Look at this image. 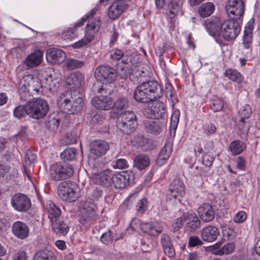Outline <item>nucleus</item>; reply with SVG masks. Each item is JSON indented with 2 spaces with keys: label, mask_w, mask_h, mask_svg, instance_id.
Wrapping results in <instances>:
<instances>
[{
  "label": "nucleus",
  "mask_w": 260,
  "mask_h": 260,
  "mask_svg": "<svg viewBox=\"0 0 260 260\" xmlns=\"http://www.w3.org/2000/svg\"><path fill=\"white\" fill-rule=\"evenodd\" d=\"M67 87L68 89L63 92L57 100L58 106L65 112L72 114L78 113L83 104L81 94L82 87L84 85V76L80 72L70 74L66 79Z\"/></svg>",
  "instance_id": "nucleus-1"
},
{
  "label": "nucleus",
  "mask_w": 260,
  "mask_h": 260,
  "mask_svg": "<svg viewBox=\"0 0 260 260\" xmlns=\"http://www.w3.org/2000/svg\"><path fill=\"white\" fill-rule=\"evenodd\" d=\"M162 95V90L155 80L143 82L138 86L134 93V99L139 103H149L159 99Z\"/></svg>",
  "instance_id": "nucleus-2"
},
{
  "label": "nucleus",
  "mask_w": 260,
  "mask_h": 260,
  "mask_svg": "<svg viewBox=\"0 0 260 260\" xmlns=\"http://www.w3.org/2000/svg\"><path fill=\"white\" fill-rule=\"evenodd\" d=\"M116 125L123 134L126 135L132 134L137 126L136 114L132 111H126L121 113L117 118Z\"/></svg>",
  "instance_id": "nucleus-3"
},
{
  "label": "nucleus",
  "mask_w": 260,
  "mask_h": 260,
  "mask_svg": "<svg viewBox=\"0 0 260 260\" xmlns=\"http://www.w3.org/2000/svg\"><path fill=\"white\" fill-rule=\"evenodd\" d=\"M28 116L39 119L45 116L49 111V106L46 101L41 98H32L27 103Z\"/></svg>",
  "instance_id": "nucleus-4"
},
{
  "label": "nucleus",
  "mask_w": 260,
  "mask_h": 260,
  "mask_svg": "<svg viewBox=\"0 0 260 260\" xmlns=\"http://www.w3.org/2000/svg\"><path fill=\"white\" fill-rule=\"evenodd\" d=\"M79 208L81 215L79 221L83 225L90 224L98 219L96 203L90 204L86 201H82Z\"/></svg>",
  "instance_id": "nucleus-5"
},
{
  "label": "nucleus",
  "mask_w": 260,
  "mask_h": 260,
  "mask_svg": "<svg viewBox=\"0 0 260 260\" xmlns=\"http://www.w3.org/2000/svg\"><path fill=\"white\" fill-rule=\"evenodd\" d=\"M74 174L72 165L56 162L52 165L49 169V174L54 181H61L70 178Z\"/></svg>",
  "instance_id": "nucleus-6"
},
{
  "label": "nucleus",
  "mask_w": 260,
  "mask_h": 260,
  "mask_svg": "<svg viewBox=\"0 0 260 260\" xmlns=\"http://www.w3.org/2000/svg\"><path fill=\"white\" fill-rule=\"evenodd\" d=\"M76 185L64 181L60 183L58 187V194L62 200L73 202L78 198L79 194L76 191Z\"/></svg>",
  "instance_id": "nucleus-7"
},
{
  "label": "nucleus",
  "mask_w": 260,
  "mask_h": 260,
  "mask_svg": "<svg viewBox=\"0 0 260 260\" xmlns=\"http://www.w3.org/2000/svg\"><path fill=\"white\" fill-rule=\"evenodd\" d=\"M240 31L241 27L237 20L230 18L223 21L221 33L225 40H234Z\"/></svg>",
  "instance_id": "nucleus-8"
},
{
  "label": "nucleus",
  "mask_w": 260,
  "mask_h": 260,
  "mask_svg": "<svg viewBox=\"0 0 260 260\" xmlns=\"http://www.w3.org/2000/svg\"><path fill=\"white\" fill-rule=\"evenodd\" d=\"M97 11L98 9L96 8H93L78 22H76L72 27H69L67 30H64L61 35V38L64 40H72L77 38L78 37V28L82 26L90 16L95 14Z\"/></svg>",
  "instance_id": "nucleus-9"
},
{
  "label": "nucleus",
  "mask_w": 260,
  "mask_h": 260,
  "mask_svg": "<svg viewBox=\"0 0 260 260\" xmlns=\"http://www.w3.org/2000/svg\"><path fill=\"white\" fill-rule=\"evenodd\" d=\"M166 113V107L161 102L149 104L143 112L144 115L149 119L164 118Z\"/></svg>",
  "instance_id": "nucleus-10"
},
{
  "label": "nucleus",
  "mask_w": 260,
  "mask_h": 260,
  "mask_svg": "<svg viewBox=\"0 0 260 260\" xmlns=\"http://www.w3.org/2000/svg\"><path fill=\"white\" fill-rule=\"evenodd\" d=\"M37 88L30 85L28 82H26L25 80H21L19 85V93L21 101L26 102V104L29 101H32L33 94L31 91L36 92V94H39L42 91H41L40 87Z\"/></svg>",
  "instance_id": "nucleus-11"
},
{
  "label": "nucleus",
  "mask_w": 260,
  "mask_h": 260,
  "mask_svg": "<svg viewBox=\"0 0 260 260\" xmlns=\"http://www.w3.org/2000/svg\"><path fill=\"white\" fill-rule=\"evenodd\" d=\"M11 204L15 210L22 212L27 211L31 206L29 198L21 193H16L12 197Z\"/></svg>",
  "instance_id": "nucleus-12"
},
{
  "label": "nucleus",
  "mask_w": 260,
  "mask_h": 260,
  "mask_svg": "<svg viewBox=\"0 0 260 260\" xmlns=\"http://www.w3.org/2000/svg\"><path fill=\"white\" fill-rule=\"evenodd\" d=\"M225 10L230 19L237 20L244 12V5L242 0H233L228 2Z\"/></svg>",
  "instance_id": "nucleus-13"
},
{
  "label": "nucleus",
  "mask_w": 260,
  "mask_h": 260,
  "mask_svg": "<svg viewBox=\"0 0 260 260\" xmlns=\"http://www.w3.org/2000/svg\"><path fill=\"white\" fill-rule=\"evenodd\" d=\"M223 22L219 17H213L207 19L204 26L208 34L213 37H218L222 31Z\"/></svg>",
  "instance_id": "nucleus-14"
},
{
  "label": "nucleus",
  "mask_w": 260,
  "mask_h": 260,
  "mask_svg": "<svg viewBox=\"0 0 260 260\" xmlns=\"http://www.w3.org/2000/svg\"><path fill=\"white\" fill-rule=\"evenodd\" d=\"M109 144L102 140H94L89 145L90 155L93 157H99L105 155L109 149Z\"/></svg>",
  "instance_id": "nucleus-15"
},
{
  "label": "nucleus",
  "mask_w": 260,
  "mask_h": 260,
  "mask_svg": "<svg viewBox=\"0 0 260 260\" xmlns=\"http://www.w3.org/2000/svg\"><path fill=\"white\" fill-rule=\"evenodd\" d=\"M134 176L127 171H122L117 174H113L112 184L115 188H124L131 180H133Z\"/></svg>",
  "instance_id": "nucleus-16"
},
{
  "label": "nucleus",
  "mask_w": 260,
  "mask_h": 260,
  "mask_svg": "<svg viewBox=\"0 0 260 260\" xmlns=\"http://www.w3.org/2000/svg\"><path fill=\"white\" fill-rule=\"evenodd\" d=\"M95 75L99 78L112 82L115 80L117 77L116 70L110 66H98L95 71Z\"/></svg>",
  "instance_id": "nucleus-17"
},
{
  "label": "nucleus",
  "mask_w": 260,
  "mask_h": 260,
  "mask_svg": "<svg viewBox=\"0 0 260 260\" xmlns=\"http://www.w3.org/2000/svg\"><path fill=\"white\" fill-rule=\"evenodd\" d=\"M114 172L109 169H106L100 172H94L93 182L97 184L106 187L112 185Z\"/></svg>",
  "instance_id": "nucleus-18"
},
{
  "label": "nucleus",
  "mask_w": 260,
  "mask_h": 260,
  "mask_svg": "<svg viewBox=\"0 0 260 260\" xmlns=\"http://www.w3.org/2000/svg\"><path fill=\"white\" fill-rule=\"evenodd\" d=\"M198 213L200 219L204 222H209L215 218V210L209 203L202 204L198 209Z\"/></svg>",
  "instance_id": "nucleus-19"
},
{
  "label": "nucleus",
  "mask_w": 260,
  "mask_h": 260,
  "mask_svg": "<svg viewBox=\"0 0 260 260\" xmlns=\"http://www.w3.org/2000/svg\"><path fill=\"white\" fill-rule=\"evenodd\" d=\"M127 5L123 0H116L109 7L108 16L110 19L115 20L127 9Z\"/></svg>",
  "instance_id": "nucleus-20"
},
{
  "label": "nucleus",
  "mask_w": 260,
  "mask_h": 260,
  "mask_svg": "<svg viewBox=\"0 0 260 260\" xmlns=\"http://www.w3.org/2000/svg\"><path fill=\"white\" fill-rule=\"evenodd\" d=\"M101 24L102 23L99 17L89 21L87 24L84 37L89 41V43L94 39L95 36L99 31Z\"/></svg>",
  "instance_id": "nucleus-21"
},
{
  "label": "nucleus",
  "mask_w": 260,
  "mask_h": 260,
  "mask_svg": "<svg viewBox=\"0 0 260 260\" xmlns=\"http://www.w3.org/2000/svg\"><path fill=\"white\" fill-rule=\"evenodd\" d=\"M12 233L17 238L24 240L29 236V228L26 223L16 221L12 225Z\"/></svg>",
  "instance_id": "nucleus-22"
},
{
  "label": "nucleus",
  "mask_w": 260,
  "mask_h": 260,
  "mask_svg": "<svg viewBox=\"0 0 260 260\" xmlns=\"http://www.w3.org/2000/svg\"><path fill=\"white\" fill-rule=\"evenodd\" d=\"M66 57V53L60 49L53 48L47 51L46 59L51 63L60 64L63 62Z\"/></svg>",
  "instance_id": "nucleus-23"
},
{
  "label": "nucleus",
  "mask_w": 260,
  "mask_h": 260,
  "mask_svg": "<svg viewBox=\"0 0 260 260\" xmlns=\"http://www.w3.org/2000/svg\"><path fill=\"white\" fill-rule=\"evenodd\" d=\"M91 104L96 109L109 110L112 108V99L103 95L96 96L92 99Z\"/></svg>",
  "instance_id": "nucleus-24"
},
{
  "label": "nucleus",
  "mask_w": 260,
  "mask_h": 260,
  "mask_svg": "<svg viewBox=\"0 0 260 260\" xmlns=\"http://www.w3.org/2000/svg\"><path fill=\"white\" fill-rule=\"evenodd\" d=\"M219 235V231L217 227L209 225L204 228L201 232L202 240L207 242L215 241Z\"/></svg>",
  "instance_id": "nucleus-25"
},
{
  "label": "nucleus",
  "mask_w": 260,
  "mask_h": 260,
  "mask_svg": "<svg viewBox=\"0 0 260 260\" xmlns=\"http://www.w3.org/2000/svg\"><path fill=\"white\" fill-rule=\"evenodd\" d=\"M184 0H170L168 4L167 14L168 17L171 20L177 15L183 14L182 5Z\"/></svg>",
  "instance_id": "nucleus-26"
},
{
  "label": "nucleus",
  "mask_w": 260,
  "mask_h": 260,
  "mask_svg": "<svg viewBox=\"0 0 260 260\" xmlns=\"http://www.w3.org/2000/svg\"><path fill=\"white\" fill-rule=\"evenodd\" d=\"M170 196L175 199L182 197L185 194V185L179 179H174L171 183L170 187Z\"/></svg>",
  "instance_id": "nucleus-27"
},
{
  "label": "nucleus",
  "mask_w": 260,
  "mask_h": 260,
  "mask_svg": "<svg viewBox=\"0 0 260 260\" xmlns=\"http://www.w3.org/2000/svg\"><path fill=\"white\" fill-rule=\"evenodd\" d=\"M172 146L173 144L171 142L166 143L156 160V164L157 166L160 167L167 162L172 151Z\"/></svg>",
  "instance_id": "nucleus-28"
},
{
  "label": "nucleus",
  "mask_w": 260,
  "mask_h": 260,
  "mask_svg": "<svg viewBox=\"0 0 260 260\" xmlns=\"http://www.w3.org/2000/svg\"><path fill=\"white\" fill-rule=\"evenodd\" d=\"M254 19H251L245 25L243 36V44L244 48L248 49L252 43Z\"/></svg>",
  "instance_id": "nucleus-29"
},
{
  "label": "nucleus",
  "mask_w": 260,
  "mask_h": 260,
  "mask_svg": "<svg viewBox=\"0 0 260 260\" xmlns=\"http://www.w3.org/2000/svg\"><path fill=\"white\" fill-rule=\"evenodd\" d=\"M134 67V77L133 81L138 82L139 78L151 77L152 71L149 66H133Z\"/></svg>",
  "instance_id": "nucleus-30"
},
{
  "label": "nucleus",
  "mask_w": 260,
  "mask_h": 260,
  "mask_svg": "<svg viewBox=\"0 0 260 260\" xmlns=\"http://www.w3.org/2000/svg\"><path fill=\"white\" fill-rule=\"evenodd\" d=\"M47 209L48 218L51 223L60 219L61 211L54 203L49 201L47 205Z\"/></svg>",
  "instance_id": "nucleus-31"
},
{
  "label": "nucleus",
  "mask_w": 260,
  "mask_h": 260,
  "mask_svg": "<svg viewBox=\"0 0 260 260\" xmlns=\"http://www.w3.org/2000/svg\"><path fill=\"white\" fill-rule=\"evenodd\" d=\"M187 230L191 233L194 232L201 226V219L196 213L186 215Z\"/></svg>",
  "instance_id": "nucleus-32"
},
{
  "label": "nucleus",
  "mask_w": 260,
  "mask_h": 260,
  "mask_svg": "<svg viewBox=\"0 0 260 260\" xmlns=\"http://www.w3.org/2000/svg\"><path fill=\"white\" fill-rule=\"evenodd\" d=\"M43 51L37 49L28 55L24 60L25 65H40L43 60Z\"/></svg>",
  "instance_id": "nucleus-33"
},
{
  "label": "nucleus",
  "mask_w": 260,
  "mask_h": 260,
  "mask_svg": "<svg viewBox=\"0 0 260 260\" xmlns=\"http://www.w3.org/2000/svg\"><path fill=\"white\" fill-rule=\"evenodd\" d=\"M51 223L52 232L58 236H64L69 232V225L63 220L59 219Z\"/></svg>",
  "instance_id": "nucleus-34"
},
{
  "label": "nucleus",
  "mask_w": 260,
  "mask_h": 260,
  "mask_svg": "<svg viewBox=\"0 0 260 260\" xmlns=\"http://www.w3.org/2000/svg\"><path fill=\"white\" fill-rule=\"evenodd\" d=\"M110 57L112 60H118L121 58L123 64H128L132 60V56L131 55H124L122 50L119 49H114L111 50L110 53Z\"/></svg>",
  "instance_id": "nucleus-35"
},
{
  "label": "nucleus",
  "mask_w": 260,
  "mask_h": 260,
  "mask_svg": "<svg viewBox=\"0 0 260 260\" xmlns=\"http://www.w3.org/2000/svg\"><path fill=\"white\" fill-rule=\"evenodd\" d=\"M144 123L146 131L149 133L157 135L159 134L161 131L159 121L149 119L145 121Z\"/></svg>",
  "instance_id": "nucleus-36"
},
{
  "label": "nucleus",
  "mask_w": 260,
  "mask_h": 260,
  "mask_svg": "<svg viewBox=\"0 0 260 260\" xmlns=\"http://www.w3.org/2000/svg\"><path fill=\"white\" fill-rule=\"evenodd\" d=\"M102 193V190L98 187L88 189L85 200L82 201H86L90 204L95 203V202L101 197Z\"/></svg>",
  "instance_id": "nucleus-37"
},
{
  "label": "nucleus",
  "mask_w": 260,
  "mask_h": 260,
  "mask_svg": "<svg viewBox=\"0 0 260 260\" xmlns=\"http://www.w3.org/2000/svg\"><path fill=\"white\" fill-rule=\"evenodd\" d=\"M134 67L133 66H117L116 73L122 79H129L133 81V77H134Z\"/></svg>",
  "instance_id": "nucleus-38"
},
{
  "label": "nucleus",
  "mask_w": 260,
  "mask_h": 260,
  "mask_svg": "<svg viewBox=\"0 0 260 260\" xmlns=\"http://www.w3.org/2000/svg\"><path fill=\"white\" fill-rule=\"evenodd\" d=\"M149 158L144 155H138L134 160V166L140 170L145 169L149 164Z\"/></svg>",
  "instance_id": "nucleus-39"
},
{
  "label": "nucleus",
  "mask_w": 260,
  "mask_h": 260,
  "mask_svg": "<svg viewBox=\"0 0 260 260\" xmlns=\"http://www.w3.org/2000/svg\"><path fill=\"white\" fill-rule=\"evenodd\" d=\"M34 260H56L54 253L51 250L44 249L36 252Z\"/></svg>",
  "instance_id": "nucleus-40"
},
{
  "label": "nucleus",
  "mask_w": 260,
  "mask_h": 260,
  "mask_svg": "<svg viewBox=\"0 0 260 260\" xmlns=\"http://www.w3.org/2000/svg\"><path fill=\"white\" fill-rule=\"evenodd\" d=\"M214 5L212 3H206L202 4L198 9V13L202 17H207L213 12Z\"/></svg>",
  "instance_id": "nucleus-41"
},
{
  "label": "nucleus",
  "mask_w": 260,
  "mask_h": 260,
  "mask_svg": "<svg viewBox=\"0 0 260 260\" xmlns=\"http://www.w3.org/2000/svg\"><path fill=\"white\" fill-rule=\"evenodd\" d=\"M224 75L229 79L233 81L236 82L238 83L242 82L243 80V77L240 73L233 69H228L226 70L224 73Z\"/></svg>",
  "instance_id": "nucleus-42"
},
{
  "label": "nucleus",
  "mask_w": 260,
  "mask_h": 260,
  "mask_svg": "<svg viewBox=\"0 0 260 260\" xmlns=\"http://www.w3.org/2000/svg\"><path fill=\"white\" fill-rule=\"evenodd\" d=\"M246 148L245 144L241 141L235 140L231 142L230 149L233 155H237L242 152Z\"/></svg>",
  "instance_id": "nucleus-43"
},
{
  "label": "nucleus",
  "mask_w": 260,
  "mask_h": 260,
  "mask_svg": "<svg viewBox=\"0 0 260 260\" xmlns=\"http://www.w3.org/2000/svg\"><path fill=\"white\" fill-rule=\"evenodd\" d=\"M77 154V149L74 148H69L65 149L60 154V157L64 161H70L74 159Z\"/></svg>",
  "instance_id": "nucleus-44"
},
{
  "label": "nucleus",
  "mask_w": 260,
  "mask_h": 260,
  "mask_svg": "<svg viewBox=\"0 0 260 260\" xmlns=\"http://www.w3.org/2000/svg\"><path fill=\"white\" fill-rule=\"evenodd\" d=\"M235 249V244L234 242H228L225 243L221 248L220 250H218V255L222 256L223 255H229L232 253Z\"/></svg>",
  "instance_id": "nucleus-45"
},
{
  "label": "nucleus",
  "mask_w": 260,
  "mask_h": 260,
  "mask_svg": "<svg viewBox=\"0 0 260 260\" xmlns=\"http://www.w3.org/2000/svg\"><path fill=\"white\" fill-rule=\"evenodd\" d=\"M13 113L14 116L18 119L24 117L26 115H28L27 104L24 106L19 105L16 107L14 110Z\"/></svg>",
  "instance_id": "nucleus-46"
},
{
  "label": "nucleus",
  "mask_w": 260,
  "mask_h": 260,
  "mask_svg": "<svg viewBox=\"0 0 260 260\" xmlns=\"http://www.w3.org/2000/svg\"><path fill=\"white\" fill-rule=\"evenodd\" d=\"M128 106V100L125 97L119 98L115 102L112 100V108L121 110L127 108Z\"/></svg>",
  "instance_id": "nucleus-47"
},
{
  "label": "nucleus",
  "mask_w": 260,
  "mask_h": 260,
  "mask_svg": "<svg viewBox=\"0 0 260 260\" xmlns=\"http://www.w3.org/2000/svg\"><path fill=\"white\" fill-rule=\"evenodd\" d=\"M223 106V101L219 98L214 99L211 101L210 108L214 112L221 111Z\"/></svg>",
  "instance_id": "nucleus-48"
},
{
  "label": "nucleus",
  "mask_w": 260,
  "mask_h": 260,
  "mask_svg": "<svg viewBox=\"0 0 260 260\" xmlns=\"http://www.w3.org/2000/svg\"><path fill=\"white\" fill-rule=\"evenodd\" d=\"M180 111L175 110L174 111L170 119V127L174 130H176L179 121Z\"/></svg>",
  "instance_id": "nucleus-49"
},
{
  "label": "nucleus",
  "mask_w": 260,
  "mask_h": 260,
  "mask_svg": "<svg viewBox=\"0 0 260 260\" xmlns=\"http://www.w3.org/2000/svg\"><path fill=\"white\" fill-rule=\"evenodd\" d=\"M88 118L89 119L90 122L92 124L100 123L102 121V118L98 114L95 110H91L90 112L87 113Z\"/></svg>",
  "instance_id": "nucleus-50"
},
{
  "label": "nucleus",
  "mask_w": 260,
  "mask_h": 260,
  "mask_svg": "<svg viewBox=\"0 0 260 260\" xmlns=\"http://www.w3.org/2000/svg\"><path fill=\"white\" fill-rule=\"evenodd\" d=\"M237 127L241 133L247 134L248 132L250 124L248 120L240 119L237 123Z\"/></svg>",
  "instance_id": "nucleus-51"
},
{
  "label": "nucleus",
  "mask_w": 260,
  "mask_h": 260,
  "mask_svg": "<svg viewBox=\"0 0 260 260\" xmlns=\"http://www.w3.org/2000/svg\"><path fill=\"white\" fill-rule=\"evenodd\" d=\"M202 239H201L199 237L196 236H191L188 238V247H194L202 245L204 243Z\"/></svg>",
  "instance_id": "nucleus-52"
},
{
  "label": "nucleus",
  "mask_w": 260,
  "mask_h": 260,
  "mask_svg": "<svg viewBox=\"0 0 260 260\" xmlns=\"http://www.w3.org/2000/svg\"><path fill=\"white\" fill-rule=\"evenodd\" d=\"M186 220V215L184 214L182 216L176 219V221L172 224L173 231L175 232L181 228L184 222Z\"/></svg>",
  "instance_id": "nucleus-53"
},
{
  "label": "nucleus",
  "mask_w": 260,
  "mask_h": 260,
  "mask_svg": "<svg viewBox=\"0 0 260 260\" xmlns=\"http://www.w3.org/2000/svg\"><path fill=\"white\" fill-rule=\"evenodd\" d=\"M239 114L240 119L248 120V118L251 114L250 107L248 105H246V106L240 109L239 112Z\"/></svg>",
  "instance_id": "nucleus-54"
},
{
  "label": "nucleus",
  "mask_w": 260,
  "mask_h": 260,
  "mask_svg": "<svg viewBox=\"0 0 260 260\" xmlns=\"http://www.w3.org/2000/svg\"><path fill=\"white\" fill-rule=\"evenodd\" d=\"M215 159V157L205 152L202 156V163L204 165L207 167H210Z\"/></svg>",
  "instance_id": "nucleus-55"
},
{
  "label": "nucleus",
  "mask_w": 260,
  "mask_h": 260,
  "mask_svg": "<svg viewBox=\"0 0 260 260\" xmlns=\"http://www.w3.org/2000/svg\"><path fill=\"white\" fill-rule=\"evenodd\" d=\"M167 49V45L166 44H163L162 45L158 46L155 48V54L159 56V65H166V63L161 60V58L160 57L163 54V53L166 51Z\"/></svg>",
  "instance_id": "nucleus-56"
},
{
  "label": "nucleus",
  "mask_w": 260,
  "mask_h": 260,
  "mask_svg": "<svg viewBox=\"0 0 260 260\" xmlns=\"http://www.w3.org/2000/svg\"><path fill=\"white\" fill-rule=\"evenodd\" d=\"M152 236H157L160 234L164 230L162 224L157 221H154L152 222Z\"/></svg>",
  "instance_id": "nucleus-57"
},
{
  "label": "nucleus",
  "mask_w": 260,
  "mask_h": 260,
  "mask_svg": "<svg viewBox=\"0 0 260 260\" xmlns=\"http://www.w3.org/2000/svg\"><path fill=\"white\" fill-rule=\"evenodd\" d=\"M204 133L207 135L214 134L216 132V127L215 125L211 123H207L205 124L203 126Z\"/></svg>",
  "instance_id": "nucleus-58"
},
{
  "label": "nucleus",
  "mask_w": 260,
  "mask_h": 260,
  "mask_svg": "<svg viewBox=\"0 0 260 260\" xmlns=\"http://www.w3.org/2000/svg\"><path fill=\"white\" fill-rule=\"evenodd\" d=\"M148 200L146 198H143L139 200L137 205V210L138 212L143 213L147 210Z\"/></svg>",
  "instance_id": "nucleus-59"
},
{
  "label": "nucleus",
  "mask_w": 260,
  "mask_h": 260,
  "mask_svg": "<svg viewBox=\"0 0 260 260\" xmlns=\"http://www.w3.org/2000/svg\"><path fill=\"white\" fill-rule=\"evenodd\" d=\"M111 234L112 232L110 230L103 233L101 237V240L102 242L106 245L112 243L113 238Z\"/></svg>",
  "instance_id": "nucleus-60"
},
{
  "label": "nucleus",
  "mask_w": 260,
  "mask_h": 260,
  "mask_svg": "<svg viewBox=\"0 0 260 260\" xmlns=\"http://www.w3.org/2000/svg\"><path fill=\"white\" fill-rule=\"evenodd\" d=\"M25 160L26 164L30 165L37 160V156L30 150H28L25 153Z\"/></svg>",
  "instance_id": "nucleus-61"
},
{
  "label": "nucleus",
  "mask_w": 260,
  "mask_h": 260,
  "mask_svg": "<svg viewBox=\"0 0 260 260\" xmlns=\"http://www.w3.org/2000/svg\"><path fill=\"white\" fill-rule=\"evenodd\" d=\"M113 168L115 169H124L128 167L127 162L124 158L118 159L113 165Z\"/></svg>",
  "instance_id": "nucleus-62"
},
{
  "label": "nucleus",
  "mask_w": 260,
  "mask_h": 260,
  "mask_svg": "<svg viewBox=\"0 0 260 260\" xmlns=\"http://www.w3.org/2000/svg\"><path fill=\"white\" fill-rule=\"evenodd\" d=\"M247 214L245 211L238 212L234 217V221L236 223H242L246 220Z\"/></svg>",
  "instance_id": "nucleus-63"
},
{
  "label": "nucleus",
  "mask_w": 260,
  "mask_h": 260,
  "mask_svg": "<svg viewBox=\"0 0 260 260\" xmlns=\"http://www.w3.org/2000/svg\"><path fill=\"white\" fill-rule=\"evenodd\" d=\"M13 260H27V254L23 250H18L14 254Z\"/></svg>",
  "instance_id": "nucleus-64"
}]
</instances>
